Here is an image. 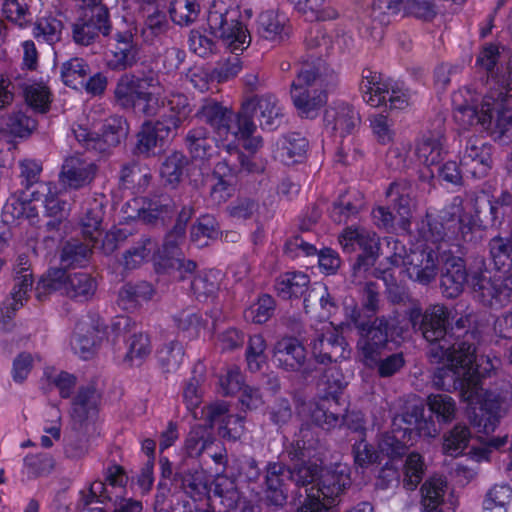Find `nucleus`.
<instances>
[{
    "mask_svg": "<svg viewBox=\"0 0 512 512\" xmlns=\"http://www.w3.org/2000/svg\"><path fill=\"white\" fill-rule=\"evenodd\" d=\"M512 497V490L508 485H495L488 492L483 501V512H507Z\"/></svg>",
    "mask_w": 512,
    "mask_h": 512,
    "instance_id": "nucleus-48",
    "label": "nucleus"
},
{
    "mask_svg": "<svg viewBox=\"0 0 512 512\" xmlns=\"http://www.w3.org/2000/svg\"><path fill=\"white\" fill-rule=\"evenodd\" d=\"M258 33L270 41H281L289 34L288 19L276 10H267L258 16Z\"/></svg>",
    "mask_w": 512,
    "mask_h": 512,
    "instance_id": "nucleus-32",
    "label": "nucleus"
},
{
    "mask_svg": "<svg viewBox=\"0 0 512 512\" xmlns=\"http://www.w3.org/2000/svg\"><path fill=\"white\" fill-rule=\"evenodd\" d=\"M408 433H411V429L405 427L403 429L395 428L391 434L383 435L379 441L380 453L391 458L403 454L408 443V440H406Z\"/></svg>",
    "mask_w": 512,
    "mask_h": 512,
    "instance_id": "nucleus-47",
    "label": "nucleus"
},
{
    "mask_svg": "<svg viewBox=\"0 0 512 512\" xmlns=\"http://www.w3.org/2000/svg\"><path fill=\"white\" fill-rule=\"evenodd\" d=\"M196 116L203 122L209 124L216 135V141L230 154L235 152L241 161V165L247 171L252 168L246 163L240 154L238 146L242 144V135L239 130V113L234 117L233 113L226 107L213 100H205Z\"/></svg>",
    "mask_w": 512,
    "mask_h": 512,
    "instance_id": "nucleus-8",
    "label": "nucleus"
},
{
    "mask_svg": "<svg viewBox=\"0 0 512 512\" xmlns=\"http://www.w3.org/2000/svg\"><path fill=\"white\" fill-rule=\"evenodd\" d=\"M470 431L465 426L456 425L445 437L443 451L450 456H458L466 449Z\"/></svg>",
    "mask_w": 512,
    "mask_h": 512,
    "instance_id": "nucleus-52",
    "label": "nucleus"
},
{
    "mask_svg": "<svg viewBox=\"0 0 512 512\" xmlns=\"http://www.w3.org/2000/svg\"><path fill=\"white\" fill-rule=\"evenodd\" d=\"M186 145L192 158L197 160H208L213 157L218 147L222 144L216 141V135L213 138L208 136L204 127L191 129L186 136Z\"/></svg>",
    "mask_w": 512,
    "mask_h": 512,
    "instance_id": "nucleus-31",
    "label": "nucleus"
},
{
    "mask_svg": "<svg viewBox=\"0 0 512 512\" xmlns=\"http://www.w3.org/2000/svg\"><path fill=\"white\" fill-rule=\"evenodd\" d=\"M351 321L359 329L357 348L362 361L367 366L376 365L383 349L388 342L387 322L384 319H375L370 325H360L356 309L351 314Z\"/></svg>",
    "mask_w": 512,
    "mask_h": 512,
    "instance_id": "nucleus-14",
    "label": "nucleus"
},
{
    "mask_svg": "<svg viewBox=\"0 0 512 512\" xmlns=\"http://www.w3.org/2000/svg\"><path fill=\"white\" fill-rule=\"evenodd\" d=\"M464 261L459 257L448 258L441 276V288L446 297L454 298L462 293L467 283H470Z\"/></svg>",
    "mask_w": 512,
    "mask_h": 512,
    "instance_id": "nucleus-27",
    "label": "nucleus"
},
{
    "mask_svg": "<svg viewBox=\"0 0 512 512\" xmlns=\"http://www.w3.org/2000/svg\"><path fill=\"white\" fill-rule=\"evenodd\" d=\"M447 484L443 477L432 476L421 487L422 507H441L446 494Z\"/></svg>",
    "mask_w": 512,
    "mask_h": 512,
    "instance_id": "nucleus-44",
    "label": "nucleus"
},
{
    "mask_svg": "<svg viewBox=\"0 0 512 512\" xmlns=\"http://www.w3.org/2000/svg\"><path fill=\"white\" fill-rule=\"evenodd\" d=\"M349 484L346 467L321 469L317 484L306 489L307 498L299 512H335L332 504Z\"/></svg>",
    "mask_w": 512,
    "mask_h": 512,
    "instance_id": "nucleus-9",
    "label": "nucleus"
},
{
    "mask_svg": "<svg viewBox=\"0 0 512 512\" xmlns=\"http://www.w3.org/2000/svg\"><path fill=\"white\" fill-rule=\"evenodd\" d=\"M187 164V158L180 152H173L166 157L160 173L164 181L172 186L177 185Z\"/></svg>",
    "mask_w": 512,
    "mask_h": 512,
    "instance_id": "nucleus-49",
    "label": "nucleus"
},
{
    "mask_svg": "<svg viewBox=\"0 0 512 512\" xmlns=\"http://www.w3.org/2000/svg\"><path fill=\"white\" fill-rule=\"evenodd\" d=\"M221 273L217 270L204 271L196 275L191 281V290L199 300H205L219 289Z\"/></svg>",
    "mask_w": 512,
    "mask_h": 512,
    "instance_id": "nucleus-43",
    "label": "nucleus"
},
{
    "mask_svg": "<svg viewBox=\"0 0 512 512\" xmlns=\"http://www.w3.org/2000/svg\"><path fill=\"white\" fill-rule=\"evenodd\" d=\"M336 82V73L325 63L319 62L316 67L303 64L290 90L298 114L305 118L316 117L326 102L325 94L319 89L334 86Z\"/></svg>",
    "mask_w": 512,
    "mask_h": 512,
    "instance_id": "nucleus-4",
    "label": "nucleus"
},
{
    "mask_svg": "<svg viewBox=\"0 0 512 512\" xmlns=\"http://www.w3.org/2000/svg\"><path fill=\"white\" fill-rule=\"evenodd\" d=\"M31 265L27 254L22 253L17 256L14 264V285L10 296L5 300L2 308V314L11 318L12 315L24 305L28 298V292L33 285Z\"/></svg>",
    "mask_w": 512,
    "mask_h": 512,
    "instance_id": "nucleus-18",
    "label": "nucleus"
},
{
    "mask_svg": "<svg viewBox=\"0 0 512 512\" xmlns=\"http://www.w3.org/2000/svg\"><path fill=\"white\" fill-rule=\"evenodd\" d=\"M265 349L266 343L261 335H254L250 337L246 352V358L248 368L251 371L256 372L260 370L262 365L265 363Z\"/></svg>",
    "mask_w": 512,
    "mask_h": 512,
    "instance_id": "nucleus-62",
    "label": "nucleus"
},
{
    "mask_svg": "<svg viewBox=\"0 0 512 512\" xmlns=\"http://www.w3.org/2000/svg\"><path fill=\"white\" fill-rule=\"evenodd\" d=\"M259 112L262 128H276L282 118V111L277 99L272 95H263L243 102L239 111V130L242 135V145L249 152H255L262 145V139L254 136L256 125L253 116Z\"/></svg>",
    "mask_w": 512,
    "mask_h": 512,
    "instance_id": "nucleus-7",
    "label": "nucleus"
},
{
    "mask_svg": "<svg viewBox=\"0 0 512 512\" xmlns=\"http://www.w3.org/2000/svg\"><path fill=\"white\" fill-rule=\"evenodd\" d=\"M32 2L33 0H2V13L10 22L25 27L31 22Z\"/></svg>",
    "mask_w": 512,
    "mask_h": 512,
    "instance_id": "nucleus-46",
    "label": "nucleus"
},
{
    "mask_svg": "<svg viewBox=\"0 0 512 512\" xmlns=\"http://www.w3.org/2000/svg\"><path fill=\"white\" fill-rule=\"evenodd\" d=\"M361 90L364 101L372 107H379L386 103L390 93L386 85L380 81L379 75L370 70L363 74Z\"/></svg>",
    "mask_w": 512,
    "mask_h": 512,
    "instance_id": "nucleus-39",
    "label": "nucleus"
},
{
    "mask_svg": "<svg viewBox=\"0 0 512 512\" xmlns=\"http://www.w3.org/2000/svg\"><path fill=\"white\" fill-rule=\"evenodd\" d=\"M363 206V196L358 191H349L340 195L331 210V217L335 222L342 223L355 215Z\"/></svg>",
    "mask_w": 512,
    "mask_h": 512,
    "instance_id": "nucleus-40",
    "label": "nucleus"
},
{
    "mask_svg": "<svg viewBox=\"0 0 512 512\" xmlns=\"http://www.w3.org/2000/svg\"><path fill=\"white\" fill-rule=\"evenodd\" d=\"M453 119L459 129L490 131L503 144L512 142V58L501 80H493L490 90L476 101L469 90L453 96Z\"/></svg>",
    "mask_w": 512,
    "mask_h": 512,
    "instance_id": "nucleus-2",
    "label": "nucleus"
},
{
    "mask_svg": "<svg viewBox=\"0 0 512 512\" xmlns=\"http://www.w3.org/2000/svg\"><path fill=\"white\" fill-rule=\"evenodd\" d=\"M211 440V434L207 427L196 425L190 431L186 439V450L190 456H199Z\"/></svg>",
    "mask_w": 512,
    "mask_h": 512,
    "instance_id": "nucleus-63",
    "label": "nucleus"
},
{
    "mask_svg": "<svg viewBox=\"0 0 512 512\" xmlns=\"http://www.w3.org/2000/svg\"><path fill=\"white\" fill-rule=\"evenodd\" d=\"M359 121L357 111L347 103L334 104L326 110L324 115L326 128L340 135L350 133Z\"/></svg>",
    "mask_w": 512,
    "mask_h": 512,
    "instance_id": "nucleus-30",
    "label": "nucleus"
},
{
    "mask_svg": "<svg viewBox=\"0 0 512 512\" xmlns=\"http://www.w3.org/2000/svg\"><path fill=\"white\" fill-rule=\"evenodd\" d=\"M74 134L87 148L105 151L117 146L126 137L127 124L120 116H110L103 122L93 121L91 130L79 126L74 130Z\"/></svg>",
    "mask_w": 512,
    "mask_h": 512,
    "instance_id": "nucleus-13",
    "label": "nucleus"
},
{
    "mask_svg": "<svg viewBox=\"0 0 512 512\" xmlns=\"http://www.w3.org/2000/svg\"><path fill=\"white\" fill-rule=\"evenodd\" d=\"M439 220L428 222L430 235H426L427 239L434 242L446 240L457 246L473 240L476 216L460 198H454L452 204L441 211Z\"/></svg>",
    "mask_w": 512,
    "mask_h": 512,
    "instance_id": "nucleus-6",
    "label": "nucleus"
},
{
    "mask_svg": "<svg viewBox=\"0 0 512 512\" xmlns=\"http://www.w3.org/2000/svg\"><path fill=\"white\" fill-rule=\"evenodd\" d=\"M88 73V66L83 59L73 58L63 63L61 77L67 86L77 87L82 83Z\"/></svg>",
    "mask_w": 512,
    "mask_h": 512,
    "instance_id": "nucleus-60",
    "label": "nucleus"
},
{
    "mask_svg": "<svg viewBox=\"0 0 512 512\" xmlns=\"http://www.w3.org/2000/svg\"><path fill=\"white\" fill-rule=\"evenodd\" d=\"M339 242L346 251L354 250L356 244L363 250L354 265L355 276L371 273V267L375 264L379 250V241L375 233L347 228L340 236Z\"/></svg>",
    "mask_w": 512,
    "mask_h": 512,
    "instance_id": "nucleus-17",
    "label": "nucleus"
},
{
    "mask_svg": "<svg viewBox=\"0 0 512 512\" xmlns=\"http://www.w3.org/2000/svg\"><path fill=\"white\" fill-rule=\"evenodd\" d=\"M35 128L36 121L22 111H13L0 118V131L14 137H27Z\"/></svg>",
    "mask_w": 512,
    "mask_h": 512,
    "instance_id": "nucleus-38",
    "label": "nucleus"
},
{
    "mask_svg": "<svg viewBox=\"0 0 512 512\" xmlns=\"http://www.w3.org/2000/svg\"><path fill=\"white\" fill-rule=\"evenodd\" d=\"M425 469L426 467L423 457L416 452L410 453L407 456L403 467L404 485L408 489L414 490L421 482Z\"/></svg>",
    "mask_w": 512,
    "mask_h": 512,
    "instance_id": "nucleus-51",
    "label": "nucleus"
},
{
    "mask_svg": "<svg viewBox=\"0 0 512 512\" xmlns=\"http://www.w3.org/2000/svg\"><path fill=\"white\" fill-rule=\"evenodd\" d=\"M25 99L34 110L44 113L51 103V94L44 84L32 83L25 88Z\"/></svg>",
    "mask_w": 512,
    "mask_h": 512,
    "instance_id": "nucleus-58",
    "label": "nucleus"
},
{
    "mask_svg": "<svg viewBox=\"0 0 512 512\" xmlns=\"http://www.w3.org/2000/svg\"><path fill=\"white\" fill-rule=\"evenodd\" d=\"M179 114L174 118H169L166 123L161 120L146 121L138 134L137 148L140 153H155L156 148L162 147L165 138L172 130H176L187 119V108L183 98L177 99Z\"/></svg>",
    "mask_w": 512,
    "mask_h": 512,
    "instance_id": "nucleus-16",
    "label": "nucleus"
},
{
    "mask_svg": "<svg viewBox=\"0 0 512 512\" xmlns=\"http://www.w3.org/2000/svg\"><path fill=\"white\" fill-rule=\"evenodd\" d=\"M42 206L45 214L61 219L68 204L58 198V190L53 183H39L35 190L23 191L12 195L4 206L6 220H24L31 225L38 223V208Z\"/></svg>",
    "mask_w": 512,
    "mask_h": 512,
    "instance_id": "nucleus-5",
    "label": "nucleus"
},
{
    "mask_svg": "<svg viewBox=\"0 0 512 512\" xmlns=\"http://www.w3.org/2000/svg\"><path fill=\"white\" fill-rule=\"evenodd\" d=\"M312 354L320 363L336 361L344 357L346 342L339 334V328L331 322H323L317 329L316 338L311 343Z\"/></svg>",
    "mask_w": 512,
    "mask_h": 512,
    "instance_id": "nucleus-20",
    "label": "nucleus"
},
{
    "mask_svg": "<svg viewBox=\"0 0 512 512\" xmlns=\"http://www.w3.org/2000/svg\"><path fill=\"white\" fill-rule=\"evenodd\" d=\"M319 304L323 313L321 317H328L332 310L335 308L334 301L328 289L325 285L316 283L311 290L309 291L308 296L304 299V306L307 312H310V308H312L315 304Z\"/></svg>",
    "mask_w": 512,
    "mask_h": 512,
    "instance_id": "nucleus-54",
    "label": "nucleus"
},
{
    "mask_svg": "<svg viewBox=\"0 0 512 512\" xmlns=\"http://www.w3.org/2000/svg\"><path fill=\"white\" fill-rule=\"evenodd\" d=\"M207 25L210 32L221 39L232 53L242 52L250 44L247 29L237 20L236 13L229 10L221 1L212 4L207 16Z\"/></svg>",
    "mask_w": 512,
    "mask_h": 512,
    "instance_id": "nucleus-11",
    "label": "nucleus"
},
{
    "mask_svg": "<svg viewBox=\"0 0 512 512\" xmlns=\"http://www.w3.org/2000/svg\"><path fill=\"white\" fill-rule=\"evenodd\" d=\"M163 88L154 75L136 76L125 74L115 88V97L124 108H136L148 95H161Z\"/></svg>",
    "mask_w": 512,
    "mask_h": 512,
    "instance_id": "nucleus-15",
    "label": "nucleus"
},
{
    "mask_svg": "<svg viewBox=\"0 0 512 512\" xmlns=\"http://www.w3.org/2000/svg\"><path fill=\"white\" fill-rule=\"evenodd\" d=\"M309 284V277L302 272H288L280 276L276 284L278 295L284 299L298 297Z\"/></svg>",
    "mask_w": 512,
    "mask_h": 512,
    "instance_id": "nucleus-41",
    "label": "nucleus"
},
{
    "mask_svg": "<svg viewBox=\"0 0 512 512\" xmlns=\"http://www.w3.org/2000/svg\"><path fill=\"white\" fill-rule=\"evenodd\" d=\"M98 400L99 395L93 387L80 390L72 407L74 421L79 424L93 421L97 415Z\"/></svg>",
    "mask_w": 512,
    "mask_h": 512,
    "instance_id": "nucleus-36",
    "label": "nucleus"
},
{
    "mask_svg": "<svg viewBox=\"0 0 512 512\" xmlns=\"http://www.w3.org/2000/svg\"><path fill=\"white\" fill-rule=\"evenodd\" d=\"M274 311V300L269 295L261 296L245 311V318L255 323H265Z\"/></svg>",
    "mask_w": 512,
    "mask_h": 512,
    "instance_id": "nucleus-64",
    "label": "nucleus"
},
{
    "mask_svg": "<svg viewBox=\"0 0 512 512\" xmlns=\"http://www.w3.org/2000/svg\"><path fill=\"white\" fill-rule=\"evenodd\" d=\"M91 248L78 240L68 241L62 248L61 264L65 267L82 265L87 261Z\"/></svg>",
    "mask_w": 512,
    "mask_h": 512,
    "instance_id": "nucleus-53",
    "label": "nucleus"
},
{
    "mask_svg": "<svg viewBox=\"0 0 512 512\" xmlns=\"http://www.w3.org/2000/svg\"><path fill=\"white\" fill-rule=\"evenodd\" d=\"M388 255L387 259L391 267L383 270L377 269L373 273L377 277H382L385 282L393 278L396 270L406 272L413 281L421 284H428L433 281L438 274L437 254L431 248H421L417 246L407 252L406 247L398 240L387 239Z\"/></svg>",
    "mask_w": 512,
    "mask_h": 512,
    "instance_id": "nucleus-3",
    "label": "nucleus"
},
{
    "mask_svg": "<svg viewBox=\"0 0 512 512\" xmlns=\"http://www.w3.org/2000/svg\"><path fill=\"white\" fill-rule=\"evenodd\" d=\"M307 146V140L300 134L288 135L277 142L275 158L286 165L301 162L305 157Z\"/></svg>",
    "mask_w": 512,
    "mask_h": 512,
    "instance_id": "nucleus-34",
    "label": "nucleus"
},
{
    "mask_svg": "<svg viewBox=\"0 0 512 512\" xmlns=\"http://www.w3.org/2000/svg\"><path fill=\"white\" fill-rule=\"evenodd\" d=\"M296 5L309 21L327 20L335 16V12L328 9L327 0H298Z\"/></svg>",
    "mask_w": 512,
    "mask_h": 512,
    "instance_id": "nucleus-56",
    "label": "nucleus"
},
{
    "mask_svg": "<svg viewBox=\"0 0 512 512\" xmlns=\"http://www.w3.org/2000/svg\"><path fill=\"white\" fill-rule=\"evenodd\" d=\"M158 361L165 372L176 371L184 357V351L178 342H170L158 351Z\"/></svg>",
    "mask_w": 512,
    "mask_h": 512,
    "instance_id": "nucleus-57",
    "label": "nucleus"
},
{
    "mask_svg": "<svg viewBox=\"0 0 512 512\" xmlns=\"http://www.w3.org/2000/svg\"><path fill=\"white\" fill-rule=\"evenodd\" d=\"M100 21L99 17L85 12L82 17L74 24L73 37L74 40L82 45H88L99 32L107 35L109 33V25L107 24L108 15Z\"/></svg>",
    "mask_w": 512,
    "mask_h": 512,
    "instance_id": "nucleus-35",
    "label": "nucleus"
},
{
    "mask_svg": "<svg viewBox=\"0 0 512 512\" xmlns=\"http://www.w3.org/2000/svg\"><path fill=\"white\" fill-rule=\"evenodd\" d=\"M427 405L438 421L450 422L455 417L456 403L449 395L431 394L427 398Z\"/></svg>",
    "mask_w": 512,
    "mask_h": 512,
    "instance_id": "nucleus-50",
    "label": "nucleus"
},
{
    "mask_svg": "<svg viewBox=\"0 0 512 512\" xmlns=\"http://www.w3.org/2000/svg\"><path fill=\"white\" fill-rule=\"evenodd\" d=\"M474 297L489 306H501L510 298L511 289L503 286L501 276L488 275V272H475L470 275Z\"/></svg>",
    "mask_w": 512,
    "mask_h": 512,
    "instance_id": "nucleus-21",
    "label": "nucleus"
},
{
    "mask_svg": "<svg viewBox=\"0 0 512 512\" xmlns=\"http://www.w3.org/2000/svg\"><path fill=\"white\" fill-rule=\"evenodd\" d=\"M96 284L93 278L84 272L67 273L63 269H50L38 282L36 294L38 299L52 291H61L68 297L84 300L93 295Z\"/></svg>",
    "mask_w": 512,
    "mask_h": 512,
    "instance_id": "nucleus-12",
    "label": "nucleus"
},
{
    "mask_svg": "<svg viewBox=\"0 0 512 512\" xmlns=\"http://www.w3.org/2000/svg\"><path fill=\"white\" fill-rule=\"evenodd\" d=\"M443 141L440 135L423 136L416 144V157L426 167L436 166L443 157Z\"/></svg>",
    "mask_w": 512,
    "mask_h": 512,
    "instance_id": "nucleus-37",
    "label": "nucleus"
},
{
    "mask_svg": "<svg viewBox=\"0 0 512 512\" xmlns=\"http://www.w3.org/2000/svg\"><path fill=\"white\" fill-rule=\"evenodd\" d=\"M396 209V215L385 209L384 207H378L373 211V219L378 227L390 229L393 227L394 221H397V225L403 230H406L409 226L411 217V200L407 196H400L399 202Z\"/></svg>",
    "mask_w": 512,
    "mask_h": 512,
    "instance_id": "nucleus-33",
    "label": "nucleus"
},
{
    "mask_svg": "<svg viewBox=\"0 0 512 512\" xmlns=\"http://www.w3.org/2000/svg\"><path fill=\"white\" fill-rule=\"evenodd\" d=\"M104 331L91 321L79 322L74 330L71 347L83 359H88L103 339Z\"/></svg>",
    "mask_w": 512,
    "mask_h": 512,
    "instance_id": "nucleus-28",
    "label": "nucleus"
},
{
    "mask_svg": "<svg viewBox=\"0 0 512 512\" xmlns=\"http://www.w3.org/2000/svg\"><path fill=\"white\" fill-rule=\"evenodd\" d=\"M199 11L196 0H174L170 8L172 20L179 25H188L195 21Z\"/></svg>",
    "mask_w": 512,
    "mask_h": 512,
    "instance_id": "nucleus-55",
    "label": "nucleus"
},
{
    "mask_svg": "<svg viewBox=\"0 0 512 512\" xmlns=\"http://www.w3.org/2000/svg\"><path fill=\"white\" fill-rule=\"evenodd\" d=\"M54 468L53 458L46 453L29 454L24 458V471L30 477L48 475Z\"/></svg>",
    "mask_w": 512,
    "mask_h": 512,
    "instance_id": "nucleus-59",
    "label": "nucleus"
},
{
    "mask_svg": "<svg viewBox=\"0 0 512 512\" xmlns=\"http://www.w3.org/2000/svg\"><path fill=\"white\" fill-rule=\"evenodd\" d=\"M154 288L150 283L140 282L126 284L119 292V299L125 309L133 308L138 304L147 302L154 296Z\"/></svg>",
    "mask_w": 512,
    "mask_h": 512,
    "instance_id": "nucleus-42",
    "label": "nucleus"
},
{
    "mask_svg": "<svg viewBox=\"0 0 512 512\" xmlns=\"http://www.w3.org/2000/svg\"><path fill=\"white\" fill-rule=\"evenodd\" d=\"M218 236L217 223L212 216L201 217L191 230L192 241L198 246L207 245L209 239Z\"/></svg>",
    "mask_w": 512,
    "mask_h": 512,
    "instance_id": "nucleus-61",
    "label": "nucleus"
},
{
    "mask_svg": "<svg viewBox=\"0 0 512 512\" xmlns=\"http://www.w3.org/2000/svg\"><path fill=\"white\" fill-rule=\"evenodd\" d=\"M96 173L94 163L80 156L65 160L60 173V182L65 188L79 189L91 183Z\"/></svg>",
    "mask_w": 512,
    "mask_h": 512,
    "instance_id": "nucleus-24",
    "label": "nucleus"
},
{
    "mask_svg": "<svg viewBox=\"0 0 512 512\" xmlns=\"http://www.w3.org/2000/svg\"><path fill=\"white\" fill-rule=\"evenodd\" d=\"M273 360L285 370H297L305 361V349L296 338L284 337L273 348Z\"/></svg>",
    "mask_w": 512,
    "mask_h": 512,
    "instance_id": "nucleus-29",
    "label": "nucleus"
},
{
    "mask_svg": "<svg viewBox=\"0 0 512 512\" xmlns=\"http://www.w3.org/2000/svg\"><path fill=\"white\" fill-rule=\"evenodd\" d=\"M447 311L443 306L428 308L423 315L421 330L423 337L430 342L429 356L438 364L433 377L437 388L451 391L460 390L462 398L469 405V417L479 432L489 434L494 431L501 415L502 399L480 386V378L494 368L490 359L480 357L474 366L475 349L465 343L452 341L446 334Z\"/></svg>",
    "mask_w": 512,
    "mask_h": 512,
    "instance_id": "nucleus-1",
    "label": "nucleus"
},
{
    "mask_svg": "<svg viewBox=\"0 0 512 512\" xmlns=\"http://www.w3.org/2000/svg\"><path fill=\"white\" fill-rule=\"evenodd\" d=\"M62 30V21L50 14L37 20L34 28V36L39 41L54 44L61 39Z\"/></svg>",
    "mask_w": 512,
    "mask_h": 512,
    "instance_id": "nucleus-45",
    "label": "nucleus"
},
{
    "mask_svg": "<svg viewBox=\"0 0 512 512\" xmlns=\"http://www.w3.org/2000/svg\"><path fill=\"white\" fill-rule=\"evenodd\" d=\"M460 164L464 173L484 177L491 168V149L479 139H470L462 153Z\"/></svg>",
    "mask_w": 512,
    "mask_h": 512,
    "instance_id": "nucleus-22",
    "label": "nucleus"
},
{
    "mask_svg": "<svg viewBox=\"0 0 512 512\" xmlns=\"http://www.w3.org/2000/svg\"><path fill=\"white\" fill-rule=\"evenodd\" d=\"M138 48L131 32L116 34L105 53V61L111 69H126L137 61Z\"/></svg>",
    "mask_w": 512,
    "mask_h": 512,
    "instance_id": "nucleus-23",
    "label": "nucleus"
},
{
    "mask_svg": "<svg viewBox=\"0 0 512 512\" xmlns=\"http://www.w3.org/2000/svg\"><path fill=\"white\" fill-rule=\"evenodd\" d=\"M191 216L192 210L190 208L181 211L177 223L166 236L162 249L154 256V265L158 272L168 273L175 278L183 279L185 273L194 271L195 263L184 261L179 250V244L184 239L186 224Z\"/></svg>",
    "mask_w": 512,
    "mask_h": 512,
    "instance_id": "nucleus-10",
    "label": "nucleus"
},
{
    "mask_svg": "<svg viewBox=\"0 0 512 512\" xmlns=\"http://www.w3.org/2000/svg\"><path fill=\"white\" fill-rule=\"evenodd\" d=\"M302 472L308 474L309 469L295 468L293 471H290L283 464H269L265 480L267 500L273 505H283L287 499V482L303 483Z\"/></svg>",
    "mask_w": 512,
    "mask_h": 512,
    "instance_id": "nucleus-19",
    "label": "nucleus"
},
{
    "mask_svg": "<svg viewBox=\"0 0 512 512\" xmlns=\"http://www.w3.org/2000/svg\"><path fill=\"white\" fill-rule=\"evenodd\" d=\"M160 95H148L144 98L136 108L139 109L147 117H157V120H161L166 123L169 118H174L179 114V108L177 107V99L180 97L185 100V107L187 108V118L191 113V107L188 102V98L180 93H173L167 99V102H159Z\"/></svg>",
    "mask_w": 512,
    "mask_h": 512,
    "instance_id": "nucleus-26",
    "label": "nucleus"
},
{
    "mask_svg": "<svg viewBox=\"0 0 512 512\" xmlns=\"http://www.w3.org/2000/svg\"><path fill=\"white\" fill-rule=\"evenodd\" d=\"M227 406L224 403L213 404L203 409L202 414L210 427L221 424L220 433L224 438L236 440L244 431L240 416L227 415Z\"/></svg>",
    "mask_w": 512,
    "mask_h": 512,
    "instance_id": "nucleus-25",
    "label": "nucleus"
}]
</instances>
